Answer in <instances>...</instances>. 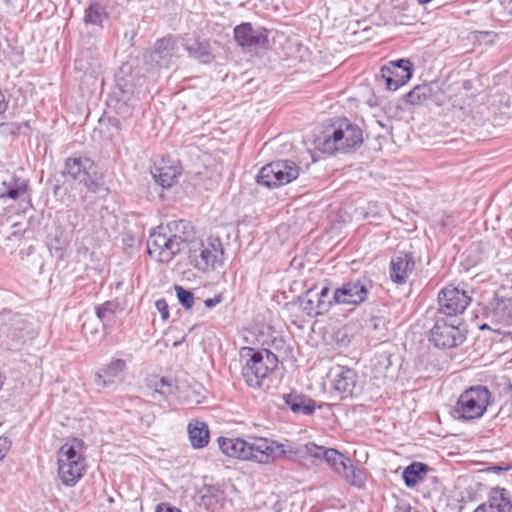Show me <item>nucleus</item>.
I'll return each instance as SVG.
<instances>
[{
    "label": "nucleus",
    "mask_w": 512,
    "mask_h": 512,
    "mask_svg": "<svg viewBox=\"0 0 512 512\" xmlns=\"http://www.w3.org/2000/svg\"><path fill=\"white\" fill-rule=\"evenodd\" d=\"M195 232L190 222L178 220L159 226L147 240V252L160 263H169L185 247L194 243Z\"/></svg>",
    "instance_id": "nucleus-1"
},
{
    "label": "nucleus",
    "mask_w": 512,
    "mask_h": 512,
    "mask_svg": "<svg viewBox=\"0 0 512 512\" xmlns=\"http://www.w3.org/2000/svg\"><path fill=\"white\" fill-rule=\"evenodd\" d=\"M363 143V131L347 118L335 119L315 139L316 147L323 153L334 155L357 149Z\"/></svg>",
    "instance_id": "nucleus-2"
},
{
    "label": "nucleus",
    "mask_w": 512,
    "mask_h": 512,
    "mask_svg": "<svg viewBox=\"0 0 512 512\" xmlns=\"http://www.w3.org/2000/svg\"><path fill=\"white\" fill-rule=\"evenodd\" d=\"M241 375L252 388H263L265 380L278 367V357L269 349L243 347L240 351Z\"/></svg>",
    "instance_id": "nucleus-3"
},
{
    "label": "nucleus",
    "mask_w": 512,
    "mask_h": 512,
    "mask_svg": "<svg viewBox=\"0 0 512 512\" xmlns=\"http://www.w3.org/2000/svg\"><path fill=\"white\" fill-rule=\"evenodd\" d=\"M82 445V440L74 438L58 451V475L65 486H75L86 472V462L80 453Z\"/></svg>",
    "instance_id": "nucleus-4"
},
{
    "label": "nucleus",
    "mask_w": 512,
    "mask_h": 512,
    "mask_svg": "<svg viewBox=\"0 0 512 512\" xmlns=\"http://www.w3.org/2000/svg\"><path fill=\"white\" fill-rule=\"evenodd\" d=\"M63 175L79 181L91 193L107 191L102 173L98 171L94 161L86 156L75 155L67 158Z\"/></svg>",
    "instance_id": "nucleus-5"
},
{
    "label": "nucleus",
    "mask_w": 512,
    "mask_h": 512,
    "mask_svg": "<svg viewBox=\"0 0 512 512\" xmlns=\"http://www.w3.org/2000/svg\"><path fill=\"white\" fill-rule=\"evenodd\" d=\"M490 401L491 392L486 386H471L459 396L454 409L455 417L465 421L479 419L487 411Z\"/></svg>",
    "instance_id": "nucleus-6"
},
{
    "label": "nucleus",
    "mask_w": 512,
    "mask_h": 512,
    "mask_svg": "<svg viewBox=\"0 0 512 512\" xmlns=\"http://www.w3.org/2000/svg\"><path fill=\"white\" fill-rule=\"evenodd\" d=\"M224 249L219 238L210 237L206 242H194L189 246V263L202 272L215 270L223 265Z\"/></svg>",
    "instance_id": "nucleus-7"
},
{
    "label": "nucleus",
    "mask_w": 512,
    "mask_h": 512,
    "mask_svg": "<svg viewBox=\"0 0 512 512\" xmlns=\"http://www.w3.org/2000/svg\"><path fill=\"white\" fill-rule=\"evenodd\" d=\"M466 332L462 320L438 317L430 329L429 341L437 348L451 349L464 343Z\"/></svg>",
    "instance_id": "nucleus-8"
},
{
    "label": "nucleus",
    "mask_w": 512,
    "mask_h": 512,
    "mask_svg": "<svg viewBox=\"0 0 512 512\" xmlns=\"http://www.w3.org/2000/svg\"><path fill=\"white\" fill-rule=\"evenodd\" d=\"M374 287L372 279L366 275L349 279L332 289V300L336 305L359 306L367 301Z\"/></svg>",
    "instance_id": "nucleus-9"
},
{
    "label": "nucleus",
    "mask_w": 512,
    "mask_h": 512,
    "mask_svg": "<svg viewBox=\"0 0 512 512\" xmlns=\"http://www.w3.org/2000/svg\"><path fill=\"white\" fill-rule=\"evenodd\" d=\"M300 167L292 160H277L262 167L256 177L259 185L277 188L296 180Z\"/></svg>",
    "instance_id": "nucleus-10"
},
{
    "label": "nucleus",
    "mask_w": 512,
    "mask_h": 512,
    "mask_svg": "<svg viewBox=\"0 0 512 512\" xmlns=\"http://www.w3.org/2000/svg\"><path fill=\"white\" fill-rule=\"evenodd\" d=\"M332 289L328 284L321 287H311L298 297L301 310L309 317L316 318L327 314L336 303L331 299Z\"/></svg>",
    "instance_id": "nucleus-11"
},
{
    "label": "nucleus",
    "mask_w": 512,
    "mask_h": 512,
    "mask_svg": "<svg viewBox=\"0 0 512 512\" xmlns=\"http://www.w3.org/2000/svg\"><path fill=\"white\" fill-rule=\"evenodd\" d=\"M471 302V297L466 291L454 286H447L438 293V313L448 319L457 318L464 313Z\"/></svg>",
    "instance_id": "nucleus-12"
},
{
    "label": "nucleus",
    "mask_w": 512,
    "mask_h": 512,
    "mask_svg": "<svg viewBox=\"0 0 512 512\" xmlns=\"http://www.w3.org/2000/svg\"><path fill=\"white\" fill-rule=\"evenodd\" d=\"M178 43L179 38L174 35L158 39L153 49L145 55L146 61L161 68H168L172 64V59L177 56Z\"/></svg>",
    "instance_id": "nucleus-13"
},
{
    "label": "nucleus",
    "mask_w": 512,
    "mask_h": 512,
    "mask_svg": "<svg viewBox=\"0 0 512 512\" xmlns=\"http://www.w3.org/2000/svg\"><path fill=\"white\" fill-rule=\"evenodd\" d=\"M234 39L239 46L249 50L265 48L268 43L267 30L255 29L248 22L241 23L234 28Z\"/></svg>",
    "instance_id": "nucleus-14"
},
{
    "label": "nucleus",
    "mask_w": 512,
    "mask_h": 512,
    "mask_svg": "<svg viewBox=\"0 0 512 512\" xmlns=\"http://www.w3.org/2000/svg\"><path fill=\"white\" fill-rule=\"evenodd\" d=\"M487 318L495 326L491 328L488 324H483L481 329H493L500 331V327H507L512 325V299L500 298L497 295L491 300L487 307Z\"/></svg>",
    "instance_id": "nucleus-15"
},
{
    "label": "nucleus",
    "mask_w": 512,
    "mask_h": 512,
    "mask_svg": "<svg viewBox=\"0 0 512 512\" xmlns=\"http://www.w3.org/2000/svg\"><path fill=\"white\" fill-rule=\"evenodd\" d=\"M329 375L333 389L341 394L342 398L354 395L357 385V373L355 370L344 366H336L331 369Z\"/></svg>",
    "instance_id": "nucleus-16"
},
{
    "label": "nucleus",
    "mask_w": 512,
    "mask_h": 512,
    "mask_svg": "<svg viewBox=\"0 0 512 512\" xmlns=\"http://www.w3.org/2000/svg\"><path fill=\"white\" fill-rule=\"evenodd\" d=\"M246 454V461H255L260 464L272 463L276 459L274 440L254 438L247 442Z\"/></svg>",
    "instance_id": "nucleus-17"
},
{
    "label": "nucleus",
    "mask_w": 512,
    "mask_h": 512,
    "mask_svg": "<svg viewBox=\"0 0 512 512\" xmlns=\"http://www.w3.org/2000/svg\"><path fill=\"white\" fill-rule=\"evenodd\" d=\"M127 369L126 361L113 359L95 373L94 383L98 387L109 388L122 381V376Z\"/></svg>",
    "instance_id": "nucleus-18"
},
{
    "label": "nucleus",
    "mask_w": 512,
    "mask_h": 512,
    "mask_svg": "<svg viewBox=\"0 0 512 512\" xmlns=\"http://www.w3.org/2000/svg\"><path fill=\"white\" fill-rule=\"evenodd\" d=\"M474 512H512L511 493L505 488H492L487 502L478 506Z\"/></svg>",
    "instance_id": "nucleus-19"
},
{
    "label": "nucleus",
    "mask_w": 512,
    "mask_h": 512,
    "mask_svg": "<svg viewBox=\"0 0 512 512\" xmlns=\"http://www.w3.org/2000/svg\"><path fill=\"white\" fill-rule=\"evenodd\" d=\"M28 326V320L23 315L14 314L9 317L8 321L2 323L0 333L5 335L12 343L18 344L31 337Z\"/></svg>",
    "instance_id": "nucleus-20"
},
{
    "label": "nucleus",
    "mask_w": 512,
    "mask_h": 512,
    "mask_svg": "<svg viewBox=\"0 0 512 512\" xmlns=\"http://www.w3.org/2000/svg\"><path fill=\"white\" fill-rule=\"evenodd\" d=\"M415 259L412 254L399 252L390 262V278L396 284H404L415 269Z\"/></svg>",
    "instance_id": "nucleus-21"
},
{
    "label": "nucleus",
    "mask_w": 512,
    "mask_h": 512,
    "mask_svg": "<svg viewBox=\"0 0 512 512\" xmlns=\"http://www.w3.org/2000/svg\"><path fill=\"white\" fill-rule=\"evenodd\" d=\"M275 458H292L304 456H318L320 449L314 443H307L305 445H295L291 442L278 443L274 441Z\"/></svg>",
    "instance_id": "nucleus-22"
},
{
    "label": "nucleus",
    "mask_w": 512,
    "mask_h": 512,
    "mask_svg": "<svg viewBox=\"0 0 512 512\" xmlns=\"http://www.w3.org/2000/svg\"><path fill=\"white\" fill-rule=\"evenodd\" d=\"M188 56L201 64H210L214 60L211 44L207 40L195 38L183 44Z\"/></svg>",
    "instance_id": "nucleus-23"
},
{
    "label": "nucleus",
    "mask_w": 512,
    "mask_h": 512,
    "mask_svg": "<svg viewBox=\"0 0 512 512\" xmlns=\"http://www.w3.org/2000/svg\"><path fill=\"white\" fill-rule=\"evenodd\" d=\"M283 400L295 414L310 416L316 409L315 401L312 398L296 391L284 394Z\"/></svg>",
    "instance_id": "nucleus-24"
},
{
    "label": "nucleus",
    "mask_w": 512,
    "mask_h": 512,
    "mask_svg": "<svg viewBox=\"0 0 512 512\" xmlns=\"http://www.w3.org/2000/svg\"><path fill=\"white\" fill-rule=\"evenodd\" d=\"M28 182L24 178L18 177L15 174H7L2 180V189L0 190V197H7L10 199H18L26 193Z\"/></svg>",
    "instance_id": "nucleus-25"
},
{
    "label": "nucleus",
    "mask_w": 512,
    "mask_h": 512,
    "mask_svg": "<svg viewBox=\"0 0 512 512\" xmlns=\"http://www.w3.org/2000/svg\"><path fill=\"white\" fill-rule=\"evenodd\" d=\"M247 442L240 438H218V445L222 453L240 460H246Z\"/></svg>",
    "instance_id": "nucleus-26"
},
{
    "label": "nucleus",
    "mask_w": 512,
    "mask_h": 512,
    "mask_svg": "<svg viewBox=\"0 0 512 512\" xmlns=\"http://www.w3.org/2000/svg\"><path fill=\"white\" fill-rule=\"evenodd\" d=\"M318 448L320 451L317 453L318 456H313L314 458H323L331 469L338 475H341L342 471L347 469L346 465L349 464L350 459L345 457L338 450L333 448L326 449L321 446H318Z\"/></svg>",
    "instance_id": "nucleus-27"
},
{
    "label": "nucleus",
    "mask_w": 512,
    "mask_h": 512,
    "mask_svg": "<svg viewBox=\"0 0 512 512\" xmlns=\"http://www.w3.org/2000/svg\"><path fill=\"white\" fill-rule=\"evenodd\" d=\"M431 470L432 469L425 463L413 462L404 469L402 478L408 488H413L419 482L423 481Z\"/></svg>",
    "instance_id": "nucleus-28"
},
{
    "label": "nucleus",
    "mask_w": 512,
    "mask_h": 512,
    "mask_svg": "<svg viewBox=\"0 0 512 512\" xmlns=\"http://www.w3.org/2000/svg\"><path fill=\"white\" fill-rule=\"evenodd\" d=\"M189 440L193 448L201 449L209 442V429L205 422L195 420L187 427Z\"/></svg>",
    "instance_id": "nucleus-29"
},
{
    "label": "nucleus",
    "mask_w": 512,
    "mask_h": 512,
    "mask_svg": "<svg viewBox=\"0 0 512 512\" xmlns=\"http://www.w3.org/2000/svg\"><path fill=\"white\" fill-rule=\"evenodd\" d=\"M413 71L407 69L391 70L388 68H381V77L385 80L387 89L391 91L398 90L401 86L405 85L412 77Z\"/></svg>",
    "instance_id": "nucleus-30"
},
{
    "label": "nucleus",
    "mask_w": 512,
    "mask_h": 512,
    "mask_svg": "<svg viewBox=\"0 0 512 512\" xmlns=\"http://www.w3.org/2000/svg\"><path fill=\"white\" fill-rule=\"evenodd\" d=\"M152 174L161 187L170 188L180 175V168L178 166H156Z\"/></svg>",
    "instance_id": "nucleus-31"
},
{
    "label": "nucleus",
    "mask_w": 512,
    "mask_h": 512,
    "mask_svg": "<svg viewBox=\"0 0 512 512\" xmlns=\"http://www.w3.org/2000/svg\"><path fill=\"white\" fill-rule=\"evenodd\" d=\"M109 14L104 5L95 1L85 9L84 22L89 25L103 26V22L108 20Z\"/></svg>",
    "instance_id": "nucleus-32"
},
{
    "label": "nucleus",
    "mask_w": 512,
    "mask_h": 512,
    "mask_svg": "<svg viewBox=\"0 0 512 512\" xmlns=\"http://www.w3.org/2000/svg\"><path fill=\"white\" fill-rule=\"evenodd\" d=\"M119 307L116 301H106L96 306L95 313L97 318L103 324L104 329L111 327L115 320V313Z\"/></svg>",
    "instance_id": "nucleus-33"
},
{
    "label": "nucleus",
    "mask_w": 512,
    "mask_h": 512,
    "mask_svg": "<svg viewBox=\"0 0 512 512\" xmlns=\"http://www.w3.org/2000/svg\"><path fill=\"white\" fill-rule=\"evenodd\" d=\"M434 95L433 88L428 84L417 85L407 94H405L406 102L411 105H419L431 99Z\"/></svg>",
    "instance_id": "nucleus-34"
},
{
    "label": "nucleus",
    "mask_w": 512,
    "mask_h": 512,
    "mask_svg": "<svg viewBox=\"0 0 512 512\" xmlns=\"http://www.w3.org/2000/svg\"><path fill=\"white\" fill-rule=\"evenodd\" d=\"M347 469L343 470L341 475L350 485L356 487H363L366 481V473L364 468L354 466L349 460V464L346 465Z\"/></svg>",
    "instance_id": "nucleus-35"
},
{
    "label": "nucleus",
    "mask_w": 512,
    "mask_h": 512,
    "mask_svg": "<svg viewBox=\"0 0 512 512\" xmlns=\"http://www.w3.org/2000/svg\"><path fill=\"white\" fill-rule=\"evenodd\" d=\"M221 491L214 485H206L200 491V504L209 508L219 502Z\"/></svg>",
    "instance_id": "nucleus-36"
},
{
    "label": "nucleus",
    "mask_w": 512,
    "mask_h": 512,
    "mask_svg": "<svg viewBox=\"0 0 512 512\" xmlns=\"http://www.w3.org/2000/svg\"><path fill=\"white\" fill-rule=\"evenodd\" d=\"M113 100L118 101H135L134 99V90L132 84L127 83L126 81L120 80L118 81L114 91H113Z\"/></svg>",
    "instance_id": "nucleus-37"
},
{
    "label": "nucleus",
    "mask_w": 512,
    "mask_h": 512,
    "mask_svg": "<svg viewBox=\"0 0 512 512\" xmlns=\"http://www.w3.org/2000/svg\"><path fill=\"white\" fill-rule=\"evenodd\" d=\"M174 289L176 292L177 299L179 303L182 305V307L185 310L192 309L195 300L193 292L185 289L180 285H175Z\"/></svg>",
    "instance_id": "nucleus-38"
},
{
    "label": "nucleus",
    "mask_w": 512,
    "mask_h": 512,
    "mask_svg": "<svg viewBox=\"0 0 512 512\" xmlns=\"http://www.w3.org/2000/svg\"><path fill=\"white\" fill-rule=\"evenodd\" d=\"M114 101V108L118 116H120L123 119H127L132 116L135 101Z\"/></svg>",
    "instance_id": "nucleus-39"
},
{
    "label": "nucleus",
    "mask_w": 512,
    "mask_h": 512,
    "mask_svg": "<svg viewBox=\"0 0 512 512\" xmlns=\"http://www.w3.org/2000/svg\"><path fill=\"white\" fill-rule=\"evenodd\" d=\"M175 388H176V385L174 384V382L172 380L162 377L155 384V393H158L162 396L167 397L174 393Z\"/></svg>",
    "instance_id": "nucleus-40"
},
{
    "label": "nucleus",
    "mask_w": 512,
    "mask_h": 512,
    "mask_svg": "<svg viewBox=\"0 0 512 512\" xmlns=\"http://www.w3.org/2000/svg\"><path fill=\"white\" fill-rule=\"evenodd\" d=\"M382 68H388V69H391V70H402V69H409L411 71H413V65L412 63L410 62V60L408 59H398L396 61H390L388 63V65L386 66H383Z\"/></svg>",
    "instance_id": "nucleus-41"
},
{
    "label": "nucleus",
    "mask_w": 512,
    "mask_h": 512,
    "mask_svg": "<svg viewBox=\"0 0 512 512\" xmlns=\"http://www.w3.org/2000/svg\"><path fill=\"white\" fill-rule=\"evenodd\" d=\"M369 327L375 331H383L386 329V321L383 317L373 316L369 319Z\"/></svg>",
    "instance_id": "nucleus-42"
},
{
    "label": "nucleus",
    "mask_w": 512,
    "mask_h": 512,
    "mask_svg": "<svg viewBox=\"0 0 512 512\" xmlns=\"http://www.w3.org/2000/svg\"><path fill=\"white\" fill-rule=\"evenodd\" d=\"M156 309L159 311L162 319L166 320L169 317L168 304L165 299H158L155 302Z\"/></svg>",
    "instance_id": "nucleus-43"
},
{
    "label": "nucleus",
    "mask_w": 512,
    "mask_h": 512,
    "mask_svg": "<svg viewBox=\"0 0 512 512\" xmlns=\"http://www.w3.org/2000/svg\"><path fill=\"white\" fill-rule=\"evenodd\" d=\"M155 512H182V511L179 508L172 506L170 503L162 502L156 506Z\"/></svg>",
    "instance_id": "nucleus-44"
},
{
    "label": "nucleus",
    "mask_w": 512,
    "mask_h": 512,
    "mask_svg": "<svg viewBox=\"0 0 512 512\" xmlns=\"http://www.w3.org/2000/svg\"><path fill=\"white\" fill-rule=\"evenodd\" d=\"M222 295L221 294H218L216 295L215 297L213 298H208L204 301V305L206 308L208 309H212L213 307H215L216 305H218L219 303L222 302Z\"/></svg>",
    "instance_id": "nucleus-45"
},
{
    "label": "nucleus",
    "mask_w": 512,
    "mask_h": 512,
    "mask_svg": "<svg viewBox=\"0 0 512 512\" xmlns=\"http://www.w3.org/2000/svg\"><path fill=\"white\" fill-rule=\"evenodd\" d=\"M11 442L7 438L0 437V460L3 459L5 453L9 450Z\"/></svg>",
    "instance_id": "nucleus-46"
},
{
    "label": "nucleus",
    "mask_w": 512,
    "mask_h": 512,
    "mask_svg": "<svg viewBox=\"0 0 512 512\" xmlns=\"http://www.w3.org/2000/svg\"><path fill=\"white\" fill-rule=\"evenodd\" d=\"M109 124L114 127L116 130H120L121 129V123H120V120L116 117H110L109 118Z\"/></svg>",
    "instance_id": "nucleus-47"
},
{
    "label": "nucleus",
    "mask_w": 512,
    "mask_h": 512,
    "mask_svg": "<svg viewBox=\"0 0 512 512\" xmlns=\"http://www.w3.org/2000/svg\"><path fill=\"white\" fill-rule=\"evenodd\" d=\"M7 109V103L5 102V96L0 91V114L4 113Z\"/></svg>",
    "instance_id": "nucleus-48"
},
{
    "label": "nucleus",
    "mask_w": 512,
    "mask_h": 512,
    "mask_svg": "<svg viewBox=\"0 0 512 512\" xmlns=\"http://www.w3.org/2000/svg\"><path fill=\"white\" fill-rule=\"evenodd\" d=\"M397 508L399 510H402L403 512H410L411 511V506L408 505V504H405V505H402V506H397Z\"/></svg>",
    "instance_id": "nucleus-49"
},
{
    "label": "nucleus",
    "mask_w": 512,
    "mask_h": 512,
    "mask_svg": "<svg viewBox=\"0 0 512 512\" xmlns=\"http://www.w3.org/2000/svg\"><path fill=\"white\" fill-rule=\"evenodd\" d=\"M431 483L438 484V478L437 476H427L426 477Z\"/></svg>",
    "instance_id": "nucleus-50"
},
{
    "label": "nucleus",
    "mask_w": 512,
    "mask_h": 512,
    "mask_svg": "<svg viewBox=\"0 0 512 512\" xmlns=\"http://www.w3.org/2000/svg\"><path fill=\"white\" fill-rule=\"evenodd\" d=\"M184 341H185V336H183L180 340L175 341V342L173 343V346H174V347H178V346H179V345H181Z\"/></svg>",
    "instance_id": "nucleus-51"
},
{
    "label": "nucleus",
    "mask_w": 512,
    "mask_h": 512,
    "mask_svg": "<svg viewBox=\"0 0 512 512\" xmlns=\"http://www.w3.org/2000/svg\"><path fill=\"white\" fill-rule=\"evenodd\" d=\"M417 1L419 4L424 5V4L431 2L432 0H417Z\"/></svg>",
    "instance_id": "nucleus-52"
},
{
    "label": "nucleus",
    "mask_w": 512,
    "mask_h": 512,
    "mask_svg": "<svg viewBox=\"0 0 512 512\" xmlns=\"http://www.w3.org/2000/svg\"><path fill=\"white\" fill-rule=\"evenodd\" d=\"M493 469L494 470H508V468H501L499 466H495Z\"/></svg>",
    "instance_id": "nucleus-53"
}]
</instances>
